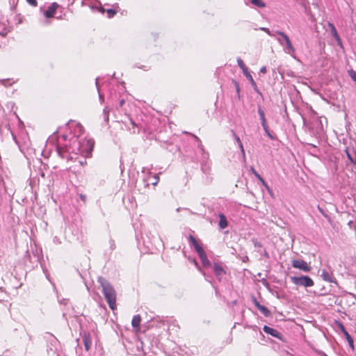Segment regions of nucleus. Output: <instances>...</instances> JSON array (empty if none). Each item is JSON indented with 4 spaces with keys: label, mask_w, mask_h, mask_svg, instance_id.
I'll return each mask as SVG.
<instances>
[{
    "label": "nucleus",
    "mask_w": 356,
    "mask_h": 356,
    "mask_svg": "<svg viewBox=\"0 0 356 356\" xmlns=\"http://www.w3.org/2000/svg\"><path fill=\"white\" fill-rule=\"evenodd\" d=\"M102 288V292L108 302L109 307L113 311L117 309L116 291L114 288L105 279L99 277L98 280Z\"/></svg>",
    "instance_id": "obj_1"
},
{
    "label": "nucleus",
    "mask_w": 356,
    "mask_h": 356,
    "mask_svg": "<svg viewBox=\"0 0 356 356\" xmlns=\"http://www.w3.org/2000/svg\"><path fill=\"white\" fill-rule=\"evenodd\" d=\"M94 141L92 139H84L81 142H79V144L83 147L86 146L87 149H79L78 152L76 154H81L86 157H88L91 155L92 151L94 147Z\"/></svg>",
    "instance_id": "obj_2"
},
{
    "label": "nucleus",
    "mask_w": 356,
    "mask_h": 356,
    "mask_svg": "<svg viewBox=\"0 0 356 356\" xmlns=\"http://www.w3.org/2000/svg\"><path fill=\"white\" fill-rule=\"evenodd\" d=\"M188 240H189L190 243L193 245L195 251L198 254V255H199L200 258L201 259V260L202 261V262L204 263L205 261H208L207 254H206L203 248L199 244V243L197 241L195 238L193 236L190 235L188 237Z\"/></svg>",
    "instance_id": "obj_3"
},
{
    "label": "nucleus",
    "mask_w": 356,
    "mask_h": 356,
    "mask_svg": "<svg viewBox=\"0 0 356 356\" xmlns=\"http://www.w3.org/2000/svg\"><path fill=\"white\" fill-rule=\"evenodd\" d=\"M188 240H189L190 243L193 245L195 251L198 254V255H199L200 258L201 259V260L202 261V262L204 263L205 261H208L207 254H206L203 248L199 244V243L197 241L195 238L193 236L190 235L188 237Z\"/></svg>",
    "instance_id": "obj_4"
},
{
    "label": "nucleus",
    "mask_w": 356,
    "mask_h": 356,
    "mask_svg": "<svg viewBox=\"0 0 356 356\" xmlns=\"http://www.w3.org/2000/svg\"><path fill=\"white\" fill-rule=\"evenodd\" d=\"M291 279L293 284L299 286L310 287L314 284L312 279L308 276L291 277Z\"/></svg>",
    "instance_id": "obj_5"
},
{
    "label": "nucleus",
    "mask_w": 356,
    "mask_h": 356,
    "mask_svg": "<svg viewBox=\"0 0 356 356\" xmlns=\"http://www.w3.org/2000/svg\"><path fill=\"white\" fill-rule=\"evenodd\" d=\"M292 266L304 272H309L312 270V267L305 261L302 259L293 260L292 261Z\"/></svg>",
    "instance_id": "obj_6"
},
{
    "label": "nucleus",
    "mask_w": 356,
    "mask_h": 356,
    "mask_svg": "<svg viewBox=\"0 0 356 356\" xmlns=\"http://www.w3.org/2000/svg\"><path fill=\"white\" fill-rule=\"evenodd\" d=\"M237 63H238V65L240 67V68L243 70V74H245V76L247 77V79L251 83L252 86L254 88H257V84H256L255 81H254L252 75L249 72L248 67L244 64L243 61L241 58H238L237 59Z\"/></svg>",
    "instance_id": "obj_7"
},
{
    "label": "nucleus",
    "mask_w": 356,
    "mask_h": 356,
    "mask_svg": "<svg viewBox=\"0 0 356 356\" xmlns=\"http://www.w3.org/2000/svg\"><path fill=\"white\" fill-rule=\"evenodd\" d=\"M59 5L54 2L51 4L50 6L48 7L47 10L44 12V16L47 18H51L53 17L54 14L56 13V10L58 8Z\"/></svg>",
    "instance_id": "obj_8"
},
{
    "label": "nucleus",
    "mask_w": 356,
    "mask_h": 356,
    "mask_svg": "<svg viewBox=\"0 0 356 356\" xmlns=\"http://www.w3.org/2000/svg\"><path fill=\"white\" fill-rule=\"evenodd\" d=\"M277 34L281 35L284 40H285V42H286V47H287V49L289 50V52H291V53H293L295 51V49L289 38V36L287 35H286L283 32H281V31H276L275 32Z\"/></svg>",
    "instance_id": "obj_9"
},
{
    "label": "nucleus",
    "mask_w": 356,
    "mask_h": 356,
    "mask_svg": "<svg viewBox=\"0 0 356 356\" xmlns=\"http://www.w3.org/2000/svg\"><path fill=\"white\" fill-rule=\"evenodd\" d=\"M263 330L266 334H270L271 336L277 339H281L282 334L278 330L267 325H264Z\"/></svg>",
    "instance_id": "obj_10"
},
{
    "label": "nucleus",
    "mask_w": 356,
    "mask_h": 356,
    "mask_svg": "<svg viewBox=\"0 0 356 356\" xmlns=\"http://www.w3.org/2000/svg\"><path fill=\"white\" fill-rule=\"evenodd\" d=\"M83 342L86 350L88 351L90 349L92 345V339L90 334L84 333L83 335Z\"/></svg>",
    "instance_id": "obj_11"
},
{
    "label": "nucleus",
    "mask_w": 356,
    "mask_h": 356,
    "mask_svg": "<svg viewBox=\"0 0 356 356\" xmlns=\"http://www.w3.org/2000/svg\"><path fill=\"white\" fill-rule=\"evenodd\" d=\"M140 322H141V317L140 315H135L133 318H132V321H131V325L133 326V327H134L136 329V330L137 332H138L140 329Z\"/></svg>",
    "instance_id": "obj_12"
},
{
    "label": "nucleus",
    "mask_w": 356,
    "mask_h": 356,
    "mask_svg": "<svg viewBox=\"0 0 356 356\" xmlns=\"http://www.w3.org/2000/svg\"><path fill=\"white\" fill-rule=\"evenodd\" d=\"M341 329H342V332H343L345 337H346V339L350 346V347L351 348V349L353 350H355V346H354V342H353V338L351 337V336L348 334V332L345 330L344 327L342 325L341 326Z\"/></svg>",
    "instance_id": "obj_13"
},
{
    "label": "nucleus",
    "mask_w": 356,
    "mask_h": 356,
    "mask_svg": "<svg viewBox=\"0 0 356 356\" xmlns=\"http://www.w3.org/2000/svg\"><path fill=\"white\" fill-rule=\"evenodd\" d=\"M218 216L220 218L218 225L220 229H223L228 226L227 220L225 216L222 213H220Z\"/></svg>",
    "instance_id": "obj_14"
},
{
    "label": "nucleus",
    "mask_w": 356,
    "mask_h": 356,
    "mask_svg": "<svg viewBox=\"0 0 356 356\" xmlns=\"http://www.w3.org/2000/svg\"><path fill=\"white\" fill-rule=\"evenodd\" d=\"M213 270L217 277H220L225 275V272L222 267L217 264H215L213 266Z\"/></svg>",
    "instance_id": "obj_15"
},
{
    "label": "nucleus",
    "mask_w": 356,
    "mask_h": 356,
    "mask_svg": "<svg viewBox=\"0 0 356 356\" xmlns=\"http://www.w3.org/2000/svg\"><path fill=\"white\" fill-rule=\"evenodd\" d=\"M255 306L257 309L266 316H268L270 314L269 310L264 305H260L256 300H254Z\"/></svg>",
    "instance_id": "obj_16"
},
{
    "label": "nucleus",
    "mask_w": 356,
    "mask_h": 356,
    "mask_svg": "<svg viewBox=\"0 0 356 356\" xmlns=\"http://www.w3.org/2000/svg\"><path fill=\"white\" fill-rule=\"evenodd\" d=\"M328 26L330 28V31L333 37L338 41H340V37L337 31V29L332 23L329 22Z\"/></svg>",
    "instance_id": "obj_17"
},
{
    "label": "nucleus",
    "mask_w": 356,
    "mask_h": 356,
    "mask_svg": "<svg viewBox=\"0 0 356 356\" xmlns=\"http://www.w3.org/2000/svg\"><path fill=\"white\" fill-rule=\"evenodd\" d=\"M321 277L325 281L327 282H332L333 276L332 274H330L326 270H322Z\"/></svg>",
    "instance_id": "obj_18"
},
{
    "label": "nucleus",
    "mask_w": 356,
    "mask_h": 356,
    "mask_svg": "<svg viewBox=\"0 0 356 356\" xmlns=\"http://www.w3.org/2000/svg\"><path fill=\"white\" fill-rule=\"evenodd\" d=\"M258 113L260 116V119L261 121V124H262L263 128H266L267 122H266V119L265 113H264V111L261 110L260 108H259Z\"/></svg>",
    "instance_id": "obj_19"
},
{
    "label": "nucleus",
    "mask_w": 356,
    "mask_h": 356,
    "mask_svg": "<svg viewBox=\"0 0 356 356\" xmlns=\"http://www.w3.org/2000/svg\"><path fill=\"white\" fill-rule=\"evenodd\" d=\"M252 3L259 7V8H264L266 6L265 3L262 0H252Z\"/></svg>",
    "instance_id": "obj_20"
},
{
    "label": "nucleus",
    "mask_w": 356,
    "mask_h": 356,
    "mask_svg": "<svg viewBox=\"0 0 356 356\" xmlns=\"http://www.w3.org/2000/svg\"><path fill=\"white\" fill-rule=\"evenodd\" d=\"M108 17L111 18L114 17L117 13V10L115 9H107L106 10Z\"/></svg>",
    "instance_id": "obj_21"
},
{
    "label": "nucleus",
    "mask_w": 356,
    "mask_h": 356,
    "mask_svg": "<svg viewBox=\"0 0 356 356\" xmlns=\"http://www.w3.org/2000/svg\"><path fill=\"white\" fill-rule=\"evenodd\" d=\"M346 154L347 155L348 159L354 165H356V160L351 156L348 149H346Z\"/></svg>",
    "instance_id": "obj_22"
},
{
    "label": "nucleus",
    "mask_w": 356,
    "mask_h": 356,
    "mask_svg": "<svg viewBox=\"0 0 356 356\" xmlns=\"http://www.w3.org/2000/svg\"><path fill=\"white\" fill-rule=\"evenodd\" d=\"M348 74L350 76V78L356 82V72L350 70L348 71Z\"/></svg>",
    "instance_id": "obj_23"
},
{
    "label": "nucleus",
    "mask_w": 356,
    "mask_h": 356,
    "mask_svg": "<svg viewBox=\"0 0 356 356\" xmlns=\"http://www.w3.org/2000/svg\"><path fill=\"white\" fill-rule=\"evenodd\" d=\"M258 179L262 184V185L266 187V188H267L268 191L270 190L268 185L266 184V182L264 181V179L261 177H259Z\"/></svg>",
    "instance_id": "obj_24"
},
{
    "label": "nucleus",
    "mask_w": 356,
    "mask_h": 356,
    "mask_svg": "<svg viewBox=\"0 0 356 356\" xmlns=\"http://www.w3.org/2000/svg\"><path fill=\"white\" fill-rule=\"evenodd\" d=\"M258 179L262 184V185L266 187V188H267L268 191L270 190L268 185L266 184V182L264 181V179L261 177H259Z\"/></svg>",
    "instance_id": "obj_25"
},
{
    "label": "nucleus",
    "mask_w": 356,
    "mask_h": 356,
    "mask_svg": "<svg viewBox=\"0 0 356 356\" xmlns=\"http://www.w3.org/2000/svg\"><path fill=\"white\" fill-rule=\"evenodd\" d=\"M26 1H27V3H28L29 5L32 6H33V7H35V6H37V5H38V1H37V0H26Z\"/></svg>",
    "instance_id": "obj_26"
},
{
    "label": "nucleus",
    "mask_w": 356,
    "mask_h": 356,
    "mask_svg": "<svg viewBox=\"0 0 356 356\" xmlns=\"http://www.w3.org/2000/svg\"><path fill=\"white\" fill-rule=\"evenodd\" d=\"M131 125L133 126V129H134V130H133V131H132V133H133L134 134H138V131H136L135 130V128L137 127V125H136V124L135 123V122H134V121H133L132 120H131Z\"/></svg>",
    "instance_id": "obj_27"
},
{
    "label": "nucleus",
    "mask_w": 356,
    "mask_h": 356,
    "mask_svg": "<svg viewBox=\"0 0 356 356\" xmlns=\"http://www.w3.org/2000/svg\"><path fill=\"white\" fill-rule=\"evenodd\" d=\"M154 182L152 183L153 185H156L159 181V177L157 175H154Z\"/></svg>",
    "instance_id": "obj_28"
},
{
    "label": "nucleus",
    "mask_w": 356,
    "mask_h": 356,
    "mask_svg": "<svg viewBox=\"0 0 356 356\" xmlns=\"http://www.w3.org/2000/svg\"><path fill=\"white\" fill-rule=\"evenodd\" d=\"M58 154H59V155H60V156L64 157V152H63V148H60V147H58Z\"/></svg>",
    "instance_id": "obj_29"
},
{
    "label": "nucleus",
    "mask_w": 356,
    "mask_h": 356,
    "mask_svg": "<svg viewBox=\"0 0 356 356\" xmlns=\"http://www.w3.org/2000/svg\"><path fill=\"white\" fill-rule=\"evenodd\" d=\"M261 30L265 31L268 35H273V34L270 33V30L268 28H262Z\"/></svg>",
    "instance_id": "obj_30"
},
{
    "label": "nucleus",
    "mask_w": 356,
    "mask_h": 356,
    "mask_svg": "<svg viewBox=\"0 0 356 356\" xmlns=\"http://www.w3.org/2000/svg\"><path fill=\"white\" fill-rule=\"evenodd\" d=\"M80 198L81 200L83 202H86V195H83V194H80Z\"/></svg>",
    "instance_id": "obj_31"
},
{
    "label": "nucleus",
    "mask_w": 356,
    "mask_h": 356,
    "mask_svg": "<svg viewBox=\"0 0 356 356\" xmlns=\"http://www.w3.org/2000/svg\"><path fill=\"white\" fill-rule=\"evenodd\" d=\"M238 145L240 147V149L241 150V152H242L243 155L245 156V150H244V148H243L242 143H241V144H238Z\"/></svg>",
    "instance_id": "obj_32"
},
{
    "label": "nucleus",
    "mask_w": 356,
    "mask_h": 356,
    "mask_svg": "<svg viewBox=\"0 0 356 356\" xmlns=\"http://www.w3.org/2000/svg\"><path fill=\"white\" fill-rule=\"evenodd\" d=\"M104 113L105 115V119L106 121H108V111H106V110H104Z\"/></svg>",
    "instance_id": "obj_33"
},
{
    "label": "nucleus",
    "mask_w": 356,
    "mask_h": 356,
    "mask_svg": "<svg viewBox=\"0 0 356 356\" xmlns=\"http://www.w3.org/2000/svg\"><path fill=\"white\" fill-rule=\"evenodd\" d=\"M264 129L265 132L266 133V134H268L270 133L268 126L267 124H266V128H264Z\"/></svg>",
    "instance_id": "obj_34"
},
{
    "label": "nucleus",
    "mask_w": 356,
    "mask_h": 356,
    "mask_svg": "<svg viewBox=\"0 0 356 356\" xmlns=\"http://www.w3.org/2000/svg\"><path fill=\"white\" fill-rule=\"evenodd\" d=\"M253 174L257 179L261 177L260 175L257 171H254Z\"/></svg>",
    "instance_id": "obj_35"
},
{
    "label": "nucleus",
    "mask_w": 356,
    "mask_h": 356,
    "mask_svg": "<svg viewBox=\"0 0 356 356\" xmlns=\"http://www.w3.org/2000/svg\"><path fill=\"white\" fill-rule=\"evenodd\" d=\"M260 72H261V73H266V67H261V68L260 69Z\"/></svg>",
    "instance_id": "obj_36"
},
{
    "label": "nucleus",
    "mask_w": 356,
    "mask_h": 356,
    "mask_svg": "<svg viewBox=\"0 0 356 356\" xmlns=\"http://www.w3.org/2000/svg\"><path fill=\"white\" fill-rule=\"evenodd\" d=\"M236 142L238 143V144H241V143H242L241 140H240V138L237 136H236Z\"/></svg>",
    "instance_id": "obj_37"
},
{
    "label": "nucleus",
    "mask_w": 356,
    "mask_h": 356,
    "mask_svg": "<svg viewBox=\"0 0 356 356\" xmlns=\"http://www.w3.org/2000/svg\"><path fill=\"white\" fill-rule=\"evenodd\" d=\"M318 209L322 214L325 215L324 211L320 207H318Z\"/></svg>",
    "instance_id": "obj_38"
},
{
    "label": "nucleus",
    "mask_w": 356,
    "mask_h": 356,
    "mask_svg": "<svg viewBox=\"0 0 356 356\" xmlns=\"http://www.w3.org/2000/svg\"><path fill=\"white\" fill-rule=\"evenodd\" d=\"M250 171L253 173L254 171H256V170H254V167L251 166L250 167Z\"/></svg>",
    "instance_id": "obj_39"
},
{
    "label": "nucleus",
    "mask_w": 356,
    "mask_h": 356,
    "mask_svg": "<svg viewBox=\"0 0 356 356\" xmlns=\"http://www.w3.org/2000/svg\"><path fill=\"white\" fill-rule=\"evenodd\" d=\"M124 99L121 100L120 101V106H122L124 104Z\"/></svg>",
    "instance_id": "obj_40"
},
{
    "label": "nucleus",
    "mask_w": 356,
    "mask_h": 356,
    "mask_svg": "<svg viewBox=\"0 0 356 356\" xmlns=\"http://www.w3.org/2000/svg\"><path fill=\"white\" fill-rule=\"evenodd\" d=\"M0 35H2L3 37H5L6 35V33H0Z\"/></svg>",
    "instance_id": "obj_41"
},
{
    "label": "nucleus",
    "mask_w": 356,
    "mask_h": 356,
    "mask_svg": "<svg viewBox=\"0 0 356 356\" xmlns=\"http://www.w3.org/2000/svg\"><path fill=\"white\" fill-rule=\"evenodd\" d=\"M236 90H237L238 92H239V87H238V85L236 86Z\"/></svg>",
    "instance_id": "obj_42"
},
{
    "label": "nucleus",
    "mask_w": 356,
    "mask_h": 356,
    "mask_svg": "<svg viewBox=\"0 0 356 356\" xmlns=\"http://www.w3.org/2000/svg\"><path fill=\"white\" fill-rule=\"evenodd\" d=\"M267 135H268L270 138H273V137H272V136H271V134H270V133H269V134H267Z\"/></svg>",
    "instance_id": "obj_43"
}]
</instances>
